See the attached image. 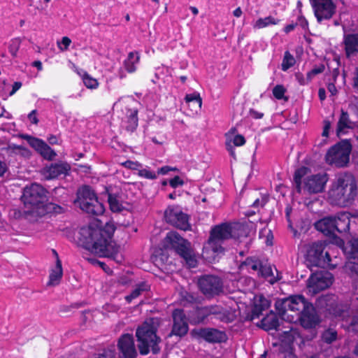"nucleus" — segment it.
Here are the masks:
<instances>
[{"mask_svg": "<svg viewBox=\"0 0 358 358\" xmlns=\"http://www.w3.org/2000/svg\"><path fill=\"white\" fill-rule=\"evenodd\" d=\"M99 221L82 227L80 230V241L83 246L99 257L113 259L117 262L122 261L120 253V248L113 241L112 236L115 231V224L112 222H107L103 228L98 224Z\"/></svg>", "mask_w": 358, "mask_h": 358, "instance_id": "f257e3e1", "label": "nucleus"}, {"mask_svg": "<svg viewBox=\"0 0 358 358\" xmlns=\"http://www.w3.org/2000/svg\"><path fill=\"white\" fill-rule=\"evenodd\" d=\"M22 201L24 206V214L31 222L37 220L52 210L58 213L61 210L59 206L46 202V191L36 183L24 187Z\"/></svg>", "mask_w": 358, "mask_h": 358, "instance_id": "f03ea898", "label": "nucleus"}, {"mask_svg": "<svg viewBox=\"0 0 358 358\" xmlns=\"http://www.w3.org/2000/svg\"><path fill=\"white\" fill-rule=\"evenodd\" d=\"M248 229L242 223L222 224L215 227L210 233V236L203 248V255L209 261H215L217 256L222 253L223 241L229 238H239L246 237Z\"/></svg>", "mask_w": 358, "mask_h": 358, "instance_id": "7ed1b4c3", "label": "nucleus"}, {"mask_svg": "<svg viewBox=\"0 0 358 358\" xmlns=\"http://www.w3.org/2000/svg\"><path fill=\"white\" fill-rule=\"evenodd\" d=\"M357 196V185L351 174L338 175L328 192V201L334 206L348 207L352 204Z\"/></svg>", "mask_w": 358, "mask_h": 358, "instance_id": "20e7f679", "label": "nucleus"}, {"mask_svg": "<svg viewBox=\"0 0 358 358\" xmlns=\"http://www.w3.org/2000/svg\"><path fill=\"white\" fill-rule=\"evenodd\" d=\"M336 296L327 295L320 298L317 301L318 306L324 307L329 311V314L338 321L342 322V326L346 329H352L358 331V311L356 308L358 303H352V308L343 304H334Z\"/></svg>", "mask_w": 358, "mask_h": 358, "instance_id": "39448f33", "label": "nucleus"}, {"mask_svg": "<svg viewBox=\"0 0 358 358\" xmlns=\"http://www.w3.org/2000/svg\"><path fill=\"white\" fill-rule=\"evenodd\" d=\"M338 247L323 243H314L307 249L306 261L308 266L334 268L338 264Z\"/></svg>", "mask_w": 358, "mask_h": 358, "instance_id": "423d86ee", "label": "nucleus"}, {"mask_svg": "<svg viewBox=\"0 0 358 358\" xmlns=\"http://www.w3.org/2000/svg\"><path fill=\"white\" fill-rule=\"evenodd\" d=\"M138 101L134 97H120L113 103V111L121 119V127L129 131H134L138 126Z\"/></svg>", "mask_w": 358, "mask_h": 358, "instance_id": "0eeeda50", "label": "nucleus"}, {"mask_svg": "<svg viewBox=\"0 0 358 358\" xmlns=\"http://www.w3.org/2000/svg\"><path fill=\"white\" fill-rule=\"evenodd\" d=\"M159 325V319L150 318L136 330V337L138 342V349L141 355H147L151 350L154 354L159 351L158 343L160 341L156 335V331Z\"/></svg>", "mask_w": 358, "mask_h": 358, "instance_id": "6e6552de", "label": "nucleus"}, {"mask_svg": "<svg viewBox=\"0 0 358 358\" xmlns=\"http://www.w3.org/2000/svg\"><path fill=\"white\" fill-rule=\"evenodd\" d=\"M334 243L342 249L346 256L348 260L344 270L352 279L354 297L358 300V238L343 246V240L335 237Z\"/></svg>", "mask_w": 358, "mask_h": 358, "instance_id": "1a4fd4ad", "label": "nucleus"}, {"mask_svg": "<svg viewBox=\"0 0 358 358\" xmlns=\"http://www.w3.org/2000/svg\"><path fill=\"white\" fill-rule=\"evenodd\" d=\"M303 296L294 295L276 301L275 308L280 317L290 323L298 322L299 315L309 305Z\"/></svg>", "mask_w": 358, "mask_h": 358, "instance_id": "9d476101", "label": "nucleus"}, {"mask_svg": "<svg viewBox=\"0 0 358 358\" xmlns=\"http://www.w3.org/2000/svg\"><path fill=\"white\" fill-rule=\"evenodd\" d=\"M310 170L306 167L298 169L294 173V182L298 192L303 189L310 193L322 192L327 181L326 174L309 175Z\"/></svg>", "mask_w": 358, "mask_h": 358, "instance_id": "9b49d317", "label": "nucleus"}, {"mask_svg": "<svg viewBox=\"0 0 358 358\" xmlns=\"http://www.w3.org/2000/svg\"><path fill=\"white\" fill-rule=\"evenodd\" d=\"M315 228L323 234L331 236L336 231L347 232L350 229V214L348 212H341L334 216L325 217L315 224Z\"/></svg>", "mask_w": 358, "mask_h": 358, "instance_id": "f8f14e48", "label": "nucleus"}, {"mask_svg": "<svg viewBox=\"0 0 358 358\" xmlns=\"http://www.w3.org/2000/svg\"><path fill=\"white\" fill-rule=\"evenodd\" d=\"M76 202L82 210L87 213L100 215L104 213L105 208L94 191L87 186L81 187L78 192Z\"/></svg>", "mask_w": 358, "mask_h": 358, "instance_id": "ddd939ff", "label": "nucleus"}, {"mask_svg": "<svg viewBox=\"0 0 358 358\" xmlns=\"http://www.w3.org/2000/svg\"><path fill=\"white\" fill-rule=\"evenodd\" d=\"M351 150V143L348 140L341 141L327 151L326 162L331 166L344 167L349 163Z\"/></svg>", "mask_w": 358, "mask_h": 358, "instance_id": "4468645a", "label": "nucleus"}, {"mask_svg": "<svg viewBox=\"0 0 358 358\" xmlns=\"http://www.w3.org/2000/svg\"><path fill=\"white\" fill-rule=\"evenodd\" d=\"M334 282L333 275L327 271H318L313 273L307 281V293L315 295L320 292L329 288Z\"/></svg>", "mask_w": 358, "mask_h": 358, "instance_id": "2eb2a0df", "label": "nucleus"}, {"mask_svg": "<svg viewBox=\"0 0 358 358\" xmlns=\"http://www.w3.org/2000/svg\"><path fill=\"white\" fill-rule=\"evenodd\" d=\"M164 217L167 222L182 230L189 227L187 215L178 206H169L165 210Z\"/></svg>", "mask_w": 358, "mask_h": 358, "instance_id": "dca6fc26", "label": "nucleus"}, {"mask_svg": "<svg viewBox=\"0 0 358 358\" xmlns=\"http://www.w3.org/2000/svg\"><path fill=\"white\" fill-rule=\"evenodd\" d=\"M199 286L201 292L207 296L220 294L222 291L220 279L213 275H206L199 280Z\"/></svg>", "mask_w": 358, "mask_h": 358, "instance_id": "f3484780", "label": "nucleus"}, {"mask_svg": "<svg viewBox=\"0 0 358 358\" xmlns=\"http://www.w3.org/2000/svg\"><path fill=\"white\" fill-rule=\"evenodd\" d=\"M318 22L328 20L335 13V6L331 0H310Z\"/></svg>", "mask_w": 358, "mask_h": 358, "instance_id": "a211bd4d", "label": "nucleus"}, {"mask_svg": "<svg viewBox=\"0 0 358 358\" xmlns=\"http://www.w3.org/2000/svg\"><path fill=\"white\" fill-rule=\"evenodd\" d=\"M192 335L198 340H204L209 343H221L227 339L226 334L215 329H195Z\"/></svg>", "mask_w": 358, "mask_h": 358, "instance_id": "6ab92c4d", "label": "nucleus"}, {"mask_svg": "<svg viewBox=\"0 0 358 358\" xmlns=\"http://www.w3.org/2000/svg\"><path fill=\"white\" fill-rule=\"evenodd\" d=\"M189 245L190 243L176 231L169 232L163 241V247L165 249L174 250L178 255L180 251L185 250Z\"/></svg>", "mask_w": 358, "mask_h": 358, "instance_id": "aec40b11", "label": "nucleus"}, {"mask_svg": "<svg viewBox=\"0 0 358 358\" xmlns=\"http://www.w3.org/2000/svg\"><path fill=\"white\" fill-rule=\"evenodd\" d=\"M22 138L45 159L52 160L56 156V153L43 141L29 135H23Z\"/></svg>", "mask_w": 358, "mask_h": 358, "instance_id": "412c9836", "label": "nucleus"}, {"mask_svg": "<svg viewBox=\"0 0 358 358\" xmlns=\"http://www.w3.org/2000/svg\"><path fill=\"white\" fill-rule=\"evenodd\" d=\"M298 321L307 329L315 327L320 322L319 317L311 303L301 313Z\"/></svg>", "mask_w": 358, "mask_h": 358, "instance_id": "4be33fe9", "label": "nucleus"}, {"mask_svg": "<svg viewBox=\"0 0 358 358\" xmlns=\"http://www.w3.org/2000/svg\"><path fill=\"white\" fill-rule=\"evenodd\" d=\"M173 326L172 332L175 335L184 336L188 331L187 320L182 310L176 309L173 313Z\"/></svg>", "mask_w": 358, "mask_h": 358, "instance_id": "5701e85b", "label": "nucleus"}, {"mask_svg": "<svg viewBox=\"0 0 358 358\" xmlns=\"http://www.w3.org/2000/svg\"><path fill=\"white\" fill-rule=\"evenodd\" d=\"M294 332L292 330L286 331L281 336V347L280 358H296L292 349V343L294 341Z\"/></svg>", "mask_w": 358, "mask_h": 358, "instance_id": "b1692460", "label": "nucleus"}, {"mask_svg": "<svg viewBox=\"0 0 358 358\" xmlns=\"http://www.w3.org/2000/svg\"><path fill=\"white\" fill-rule=\"evenodd\" d=\"M226 147L230 152L231 156L235 157L234 146H242L245 143V139L243 136L239 134L236 129H231L226 134Z\"/></svg>", "mask_w": 358, "mask_h": 358, "instance_id": "393cba45", "label": "nucleus"}, {"mask_svg": "<svg viewBox=\"0 0 358 358\" xmlns=\"http://www.w3.org/2000/svg\"><path fill=\"white\" fill-rule=\"evenodd\" d=\"M118 347L124 358H134L136 355L133 336L130 334L122 336L119 341Z\"/></svg>", "mask_w": 358, "mask_h": 358, "instance_id": "a878e982", "label": "nucleus"}, {"mask_svg": "<svg viewBox=\"0 0 358 358\" xmlns=\"http://www.w3.org/2000/svg\"><path fill=\"white\" fill-rule=\"evenodd\" d=\"M108 204L110 210L115 213L129 210L131 208V203L124 201L122 195L109 194Z\"/></svg>", "mask_w": 358, "mask_h": 358, "instance_id": "bb28decb", "label": "nucleus"}, {"mask_svg": "<svg viewBox=\"0 0 358 358\" xmlns=\"http://www.w3.org/2000/svg\"><path fill=\"white\" fill-rule=\"evenodd\" d=\"M354 127V123L349 119L348 114L342 110L337 124L336 133L338 136H343L348 133Z\"/></svg>", "mask_w": 358, "mask_h": 358, "instance_id": "cd10ccee", "label": "nucleus"}, {"mask_svg": "<svg viewBox=\"0 0 358 358\" xmlns=\"http://www.w3.org/2000/svg\"><path fill=\"white\" fill-rule=\"evenodd\" d=\"M346 55L350 57L358 52V34H348L344 38Z\"/></svg>", "mask_w": 358, "mask_h": 358, "instance_id": "c85d7f7f", "label": "nucleus"}, {"mask_svg": "<svg viewBox=\"0 0 358 358\" xmlns=\"http://www.w3.org/2000/svg\"><path fill=\"white\" fill-rule=\"evenodd\" d=\"M253 310L252 320L258 317L261 312L270 306L269 301L262 295H255L253 297Z\"/></svg>", "mask_w": 358, "mask_h": 358, "instance_id": "c756f323", "label": "nucleus"}, {"mask_svg": "<svg viewBox=\"0 0 358 358\" xmlns=\"http://www.w3.org/2000/svg\"><path fill=\"white\" fill-rule=\"evenodd\" d=\"M280 20L272 15L264 17H259L252 23V28L255 30L262 29L270 26H275L280 23Z\"/></svg>", "mask_w": 358, "mask_h": 358, "instance_id": "7c9ffc66", "label": "nucleus"}, {"mask_svg": "<svg viewBox=\"0 0 358 358\" xmlns=\"http://www.w3.org/2000/svg\"><path fill=\"white\" fill-rule=\"evenodd\" d=\"M257 274L264 278L271 284L275 283L280 279L277 269L273 268L269 265H262Z\"/></svg>", "mask_w": 358, "mask_h": 358, "instance_id": "2f4dec72", "label": "nucleus"}, {"mask_svg": "<svg viewBox=\"0 0 358 358\" xmlns=\"http://www.w3.org/2000/svg\"><path fill=\"white\" fill-rule=\"evenodd\" d=\"M62 275L63 271L62 263L57 257L55 266L50 271L48 285L51 286L57 285L61 280Z\"/></svg>", "mask_w": 358, "mask_h": 358, "instance_id": "473e14b6", "label": "nucleus"}, {"mask_svg": "<svg viewBox=\"0 0 358 358\" xmlns=\"http://www.w3.org/2000/svg\"><path fill=\"white\" fill-rule=\"evenodd\" d=\"M139 54L137 52H131L124 61V66L127 72L133 73L136 70L139 62Z\"/></svg>", "mask_w": 358, "mask_h": 358, "instance_id": "72a5a7b5", "label": "nucleus"}, {"mask_svg": "<svg viewBox=\"0 0 358 358\" xmlns=\"http://www.w3.org/2000/svg\"><path fill=\"white\" fill-rule=\"evenodd\" d=\"M279 325L278 319L273 313L267 315L261 321V327L266 331L275 329Z\"/></svg>", "mask_w": 358, "mask_h": 358, "instance_id": "f704fd0d", "label": "nucleus"}, {"mask_svg": "<svg viewBox=\"0 0 358 358\" xmlns=\"http://www.w3.org/2000/svg\"><path fill=\"white\" fill-rule=\"evenodd\" d=\"M7 153L13 157H19L27 158L30 156V151L29 149L16 145H10L7 148Z\"/></svg>", "mask_w": 358, "mask_h": 358, "instance_id": "c9c22d12", "label": "nucleus"}, {"mask_svg": "<svg viewBox=\"0 0 358 358\" xmlns=\"http://www.w3.org/2000/svg\"><path fill=\"white\" fill-rule=\"evenodd\" d=\"M261 266L262 264L259 260L254 258H248L241 264L240 270H246L250 273H252V271H257L258 273Z\"/></svg>", "mask_w": 358, "mask_h": 358, "instance_id": "e433bc0d", "label": "nucleus"}, {"mask_svg": "<svg viewBox=\"0 0 358 358\" xmlns=\"http://www.w3.org/2000/svg\"><path fill=\"white\" fill-rule=\"evenodd\" d=\"M78 73L80 76L85 86L90 90H95L99 87L97 80L92 77L85 71H78Z\"/></svg>", "mask_w": 358, "mask_h": 358, "instance_id": "4c0bfd02", "label": "nucleus"}, {"mask_svg": "<svg viewBox=\"0 0 358 358\" xmlns=\"http://www.w3.org/2000/svg\"><path fill=\"white\" fill-rule=\"evenodd\" d=\"M185 100L189 106H190L191 103L193 104L194 111L196 113H197V111L201 109L202 106V99L198 92L187 94L185 96Z\"/></svg>", "mask_w": 358, "mask_h": 358, "instance_id": "58836bf2", "label": "nucleus"}, {"mask_svg": "<svg viewBox=\"0 0 358 358\" xmlns=\"http://www.w3.org/2000/svg\"><path fill=\"white\" fill-rule=\"evenodd\" d=\"M150 286L145 282H141L132 291L131 294L125 296V299L128 303H131L132 300L138 297L143 292L149 289Z\"/></svg>", "mask_w": 358, "mask_h": 358, "instance_id": "ea45409f", "label": "nucleus"}, {"mask_svg": "<svg viewBox=\"0 0 358 358\" xmlns=\"http://www.w3.org/2000/svg\"><path fill=\"white\" fill-rule=\"evenodd\" d=\"M65 167L62 164H52L45 169V175L48 178H55L64 173Z\"/></svg>", "mask_w": 358, "mask_h": 358, "instance_id": "a19ab883", "label": "nucleus"}, {"mask_svg": "<svg viewBox=\"0 0 358 358\" xmlns=\"http://www.w3.org/2000/svg\"><path fill=\"white\" fill-rule=\"evenodd\" d=\"M22 41V40L20 37L13 38L8 41L7 45L8 50L13 58L17 57Z\"/></svg>", "mask_w": 358, "mask_h": 358, "instance_id": "79ce46f5", "label": "nucleus"}, {"mask_svg": "<svg viewBox=\"0 0 358 358\" xmlns=\"http://www.w3.org/2000/svg\"><path fill=\"white\" fill-rule=\"evenodd\" d=\"M179 255L185 259L186 264L189 267H196L197 262L194 256L192 255V252L190 249V245L185 250L180 251Z\"/></svg>", "mask_w": 358, "mask_h": 358, "instance_id": "37998d69", "label": "nucleus"}, {"mask_svg": "<svg viewBox=\"0 0 358 358\" xmlns=\"http://www.w3.org/2000/svg\"><path fill=\"white\" fill-rule=\"evenodd\" d=\"M138 174L141 178L150 180H154L157 178V174L155 171H151L149 167L140 168Z\"/></svg>", "mask_w": 358, "mask_h": 358, "instance_id": "c03bdc74", "label": "nucleus"}, {"mask_svg": "<svg viewBox=\"0 0 358 358\" xmlns=\"http://www.w3.org/2000/svg\"><path fill=\"white\" fill-rule=\"evenodd\" d=\"M294 63L295 59L293 56L291 55L289 52H286L282 63V69L283 71H287L288 69L292 66Z\"/></svg>", "mask_w": 358, "mask_h": 358, "instance_id": "a18cd8bd", "label": "nucleus"}, {"mask_svg": "<svg viewBox=\"0 0 358 358\" xmlns=\"http://www.w3.org/2000/svg\"><path fill=\"white\" fill-rule=\"evenodd\" d=\"M337 338V333L334 329H328L322 334V339L327 343H331L334 341Z\"/></svg>", "mask_w": 358, "mask_h": 358, "instance_id": "49530a36", "label": "nucleus"}, {"mask_svg": "<svg viewBox=\"0 0 358 358\" xmlns=\"http://www.w3.org/2000/svg\"><path fill=\"white\" fill-rule=\"evenodd\" d=\"M285 92L286 89L282 85H278L273 88V94L277 99H285V100H287V99L285 97Z\"/></svg>", "mask_w": 358, "mask_h": 358, "instance_id": "de8ad7c7", "label": "nucleus"}, {"mask_svg": "<svg viewBox=\"0 0 358 358\" xmlns=\"http://www.w3.org/2000/svg\"><path fill=\"white\" fill-rule=\"evenodd\" d=\"M71 43V40L67 36L62 37L60 41L57 42L59 50L62 52L67 50Z\"/></svg>", "mask_w": 358, "mask_h": 358, "instance_id": "09e8293b", "label": "nucleus"}, {"mask_svg": "<svg viewBox=\"0 0 358 358\" xmlns=\"http://www.w3.org/2000/svg\"><path fill=\"white\" fill-rule=\"evenodd\" d=\"M324 70V66L323 65L312 69L310 71H309L307 73L308 81L310 82L316 75L322 73Z\"/></svg>", "mask_w": 358, "mask_h": 358, "instance_id": "8fccbe9b", "label": "nucleus"}, {"mask_svg": "<svg viewBox=\"0 0 358 358\" xmlns=\"http://www.w3.org/2000/svg\"><path fill=\"white\" fill-rule=\"evenodd\" d=\"M169 183L171 187L177 188L178 187L182 186L185 183V181L180 176H175L173 178L169 180Z\"/></svg>", "mask_w": 358, "mask_h": 358, "instance_id": "3c124183", "label": "nucleus"}, {"mask_svg": "<svg viewBox=\"0 0 358 358\" xmlns=\"http://www.w3.org/2000/svg\"><path fill=\"white\" fill-rule=\"evenodd\" d=\"M122 165L129 169L132 170H136L138 171L139 169L142 167V164H141L138 162H132L130 160H128L124 163H122Z\"/></svg>", "mask_w": 358, "mask_h": 358, "instance_id": "603ef678", "label": "nucleus"}, {"mask_svg": "<svg viewBox=\"0 0 358 358\" xmlns=\"http://www.w3.org/2000/svg\"><path fill=\"white\" fill-rule=\"evenodd\" d=\"M178 169L176 168V167H171V166H163L160 169H158L157 171V173H156L157 175L158 174H162V175H166L169 173V171H177Z\"/></svg>", "mask_w": 358, "mask_h": 358, "instance_id": "864d4df0", "label": "nucleus"}, {"mask_svg": "<svg viewBox=\"0 0 358 358\" xmlns=\"http://www.w3.org/2000/svg\"><path fill=\"white\" fill-rule=\"evenodd\" d=\"M296 78L299 83L301 85H307L310 81H308V77L305 78L301 73H297L296 75Z\"/></svg>", "mask_w": 358, "mask_h": 358, "instance_id": "5fc2aeb1", "label": "nucleus"}, {"mask_svg": "<svg viewBox=\"0 0 358 358\" xmlns=\"http://www.w3.org/2000/svg\"><path fill=\"white\" fill-rule=\"evenodd\" d=\"M331 128V124L329 121H324V128L322 131V136L325 138H327L329 136V132Z\"/></svg>", "mask_w": 358, "mask_h": 358, "instance_id": "6e6d98bb", "label": "nucleus"}, {"mask_svg": "<svg viewBox=\"0 0 358 358\" xmlns=\"http://www.w3.org/2000/svg\"><path fill=\"white\" fill-rule=\"evenodd\" d=\"M250 114L252 117L255 119H262L264 117V113L257 111L255 110L251 109L250 110Z\"/></svg>", "mask_w": 358, "mask_h": 358, "instance_id": "4d7b16f0", "label": "nucleus"}, {"mask_svg": "<svg viewBox=\"0 0 358 358\" xmlns=\"http://www.w3.org/2000/svg\"><path fill=\"white\" fill-rule=\"evenodd\" d=\"M115 354L112 351L105 352L102 355H99V356H96L92 358H114Z\"/></svg>", "mask_w": 358, "mask_h": 358, "instance_id": "13d9d810", "label": "nucleus"}, {"mask_svg": "<svg viewBox=\"0 0 358 358\" xmlns=\"http://www.w3.org/2000/svg\"><path fill=\"white\" fill-rule=\"evenodd\" d=\"M29 121L33 124L38 123V118L36 115V110H32L28 115Z\"/></svg>", "mask_w": 358, "mask_h": 358, "instance_id": "bf43d9fd", "label": "nucleus"}, {"mask_svg": "<svg viewBox=\"0 0 358 358\" xmlns=\"http://www.w3.org/2000/svg\"><path fill=\"white\" fill-rule=\"evenodd\" d=\"M328 91L331 93V95H336L337 93V90L334 84L330 83L327 87Z\"/></svg>", "mask_w": 358, "mask_h": 358, "instance_id": "052dcab7", "label": "nucleus"}, {"mask_svg": "<svg viewBox=\"0 0 358 358\" xmlns=\"http://www.w3.org/2000/svg\"><path fill=\"white\" fill-rule=\"evenodd\" d=\"M22 86L21 83L20 82H15L13 85V90L10 92V95H13L15 94Z\"/></svg>", "mask_w": 358, "mask_h": 358, "instance_id": "680f3d73", "label": "nucleus"}, {"mask_svg": "<svg viewBox=\"0 0 358 358\" xmlns=\"http://www.w3.org/2000/svg\"><path fill=\"white\" fill-rule=\"evenodd\" d=\"M6 171V164L4 162L0 161V177L2 176Z\"/></svg>", "mask_w": 358, "mask_h": 358, "instance_id": "e2e57ef3", "label": "nucleus"}, {"mask_svg": "<svg viewBox=\"0 0 358 358\" xmlns=\"http://www.w3.org/2000/svg\"><path fill=\"white\" fill-rule=\"evenodd\" d=\"M318 96L321 101H324L326 98V92L325 90L323 88L319 89L318 91Z\"/></svg>", "mask_w": 358, "mask_h": 358, "instance_id": "0e129e2a", "label": "nucleus"}, {"mask_svg": "<svg viewBox=\"0 0 358 358\" xmlns=\"http://www.w3.org/2000/svg\"><path fill=\"white\" fill-rule=\"evenodd\" d=\"M295 28V24H288L287 26L285 27L284 28V31L286 33V34H288L289 33L290 31H293Z\"/></svg>", "mask_w": 358, "mask_h": 358, "instance_id": "69168bd1", "label": "nucleus"}, {"mask_svg": "<svg viewBox=\"0 0 358 358\" xmlns=\"http://www.w3.org/2000/svg\"><path fill=\"white\" fill-rule=\"evenodd\" d=\"M32 66L36 67L38 71H41L43 69L42 63L40 61H34L32 63Z\"/></svg>", "mask_w": 358, "mask_h": 358, "instance_id": "338daca9", "label": "nucleus"}, {"mask_svg": "<svg viewBox=\"0 0 358 358\" xmlns=\"http://www.w3.org/2000/svg\"><path fill=\"white\" fill-rule=\"evenodd\" d=\"M354 86L358 89V68L356 69L354 78Z\"/></svg>", "mask_w": 358, "mask_h": 358, "instance_id": "774afa93", "label": "nucleus"}]
</instances>
